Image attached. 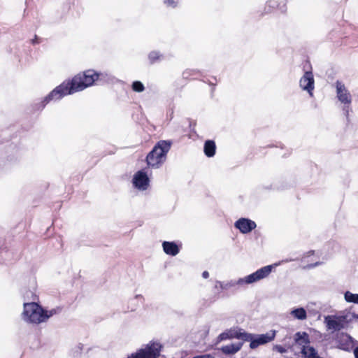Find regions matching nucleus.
I'll return each instance as SVG.
<instances>
[{
	"label": "nucleus",
	"mask_w": 358,
	"mask_h": 358,
	"mask_svg": "<svg viewBox=\"0 0 358 358\" xmlns=\"http://www.w3.org/2000/svg\"><path fill=\"white\" fill-rule=\"evenodd\" d=\"M114 77L107 73H97L93 69H88L83 73L76 75L71 81H64L52 90L42 100L32 105L34 111L42 110L51 101L62 99L64 96L82 91L92 86L96 81L111 83Z\"/></svg>",
	"instance_id": "f257e3e1"
},
{
	"label": "nucleus",
	"mask_w": 358,
	"mask_h": 358,
	"mask_svg": "<svg viewBox=\"0 0 358 358\" xmlns=\"http://www.w3.org/2000/svg\"><path fill=\"white\" fill-rule=\"evenodd\" d=\"M275 265L265 266L255 272L238 280H231L225 282L217 281L215 287L217 288L219 287L222 290L236 291L238 287L243 286L245 284H251L266 278L271 273Z\"/></svg>",
	"instance_id": "f03ea898"
},
{
	"label": "nucleus",
	"mask_w": 358,
	"mask_h": 358,
	"mask_svg": "<svg viewBox=\"0 0 358 358\" xmlns=\"http://www.w3.org/2000/svg\"><path fill=\"white\" fill-rule=\"evenodd\" d=\"M171 141L161 140L158 141L146 156L145 162L148 168L159 169L166 159V155L171 149Z\"/></svg>",
	"instance_id": "7ed1b4c3"
},
{
	"label": "nucleus",
	"mask_w": 358,
	"mask_h": 358,
	"mask_svg": "<svg viewBox=\"0 0 358 358\" xmlns=\"http://www.w3.org/2000/svg\"><path fill=\"white\" fill-rule=\"evenodd\" d=\"M22 319L32 324H40L47 320L45 310L38 303L33 301L30 303H24L23 304Z\"/></svg>",
	"instance_id": "20e7f679"
},
{
	"label": "nucleus",
	"mask_w": 358,
	"mask_h": 358,
	"mask_svg": "<svg viewBox=\"0 0 358 358\" xmlns=\"http://www.w3.org/2000/svg\"><path fill=\"white\" fill-rule=\"evenodd\" d=\"M162 348L159 342L150 341L145 348L140 349L127 358H157L160 355Z\"/></svg>",
	"instance_id": "39448f33"
},
{
	"label": "nucleus",
	"mask_w": 358,
	"mask_h": 358,
	"mask_svg": "<svg viewBox=\"0 0 358 358\" xmlns=\"http://www.w3.org/2000/svg\"><path fill=\"white\" fill-rule=\"evenodd\" d=\"M347 316L327 315L324 317V323L327 329L338 331L345 327Z\"/></svg>",
	"instance_id": "423d86ee"
},
{
	"label": "nucleus",
	"mask_w": 358,
	"mask_h": 358,
	"mask_svg": "<svg viewBox=\"0 0 358 358\" xmlns=\"http://www.w3.org/2000/svg\"><path fill=\"white\" fill-rule=\"evenodd\" d=\"M276 331L271 330L270 331L263 334H254V337L250 343L251 349H255L259 345L266 344L275 339Z\"/></svg>",
	"instance_id": "0eeeda50"
},
{
	"label": "nucleus",
	"mask_w": 358,
	"mask_h": 358,
	"mask_svg": "<svg viewBox=\"0 0 358 358\" xmlns=\"http://www.w3.org/2000/svg\"><path fill=\"white\" fill-rule=\"evenodd\" d=\"M300 87L306 91L310 96H313L315 80L312 71H306L299 80Z\"/></svg>",
	"instance_id": "6e6552de"
},
{
	"label": "nucleus",
	"mask_w": 358,
	"mask_h": 358,
	"mask_svg": "<svg viewBox=\"0 0 358 358\" xmlns=\"http://www.w3.org/2000/svg\"><path fill=\"white\" fill-rule=\"evenodd\" d=\"M134 186L139 190H146L149 186L150 179L145 169L137 171L132 180Z\"/></svg>",
	"instance_id": "1a4fd4ad"
},
{
	"label": "nucleus",
	"mask_w": 358,
	"mask_h": 358,
	"mask_svg": "<svg viewBox=\"0 0 358 358\" xmlns=\"http://www.w3.org/2000/svg\"><path fill=\"white\" fill-rule=\"evenodd\" d=\"M336 96L339 101L344 105H350L352 102V96L344 84L339 80L336 82Z\"/></svg>",
	"instance_id": "9d476101"
},
{
	"label": "nucleus",
	"mask_w": 358,
	"mask_h": 358,
	"mask_svg": "<svg viewBox=\"0 0 358 358\" xmlns=\"http://www.w3.org/2000/svg\"><path fill=\"white\" fill-rule=\"evenodd\" d=\"M294 338L296 344L302 346L301 352L305 357H306V355H308V348L310 347H307L306 345L310 342L309 335L305 331H298L294 334Z\"/></svg>",
	"instance_id": "9b49d317"
},
{
	"label": "nucleus",
	"mask_w": 358,
	"mask_h": 358,
	"mask_svg": "<svg viewBox=\"0 0 358 358\" xmlns=\"http://www.w3.org/2000/svg\"><path fill=\"white\" fill-rule=\"evenodd\" d=\"M234 227L242 234H248L257 227L255 222L248 218H240L234 223Z\"/></svg>",
	"instance_id": "f8f14e48"
},
{
	"label": "nucleus",
	"mask_w": 358,
	"mask_h": 358,
	"mask_svg": "<svg viewBox=\"0 0 358 358\" xmlns=\"http://www.w3.org/2000/svg\"><path fill=\"white\" fill-rule=\"evenodd\" d=\"M275 9L279 10L282 13H284L287 10L286 3L285 1L278 2L276 0H269L266 3L264 6L263 14H267L273 12Z\"/></svg>",
	"instance_id": "ddd939ff"
},
{
	"label": "nucleus",
	"mask_w": 358,
	"mask_h": 358,
	"mask_svg": "<svg viewBox=\"0 0 358 358\" xmlns=\"http://www.w3.org/2000/svg\"><path fill=\"white\" fill-rule=\"evenodd\" d=\"M162 248L164 252L170 256H176L180 252V247L174 241H164Z\"/></svg>",
	"instance_id": "4468645a"
},
{
	"label": "nucleus",
	"mask_w": 358,
	"mask_h": 358,
	"mask_svg": "<svg viewBox=\"0 0 358 358\" xmlns=\"http://www.w3.org/2000/svg\"><path fill=\"white\" fill-rule=\"evenodd\" d=\"M243 331L240 327H234L221 333L218 339L220 341H224L227 339L236 338L238 339L240 331Z\"/></svg>",
	"instance_id": "2eb2a0df"
},
{
	"label": "nucleus",
	"mask_w": 358,
	"mask_h": 358,
	"mask_svg": "<svg viewBox=\"0 0 358 358\" xmlns=\"http://www.w3.org/2000/svg\"><path fill=\"white\" fill-rule=\"evenodd\" d=\"M203 152L206 157H213L216 152V145L215 141L212 140H207L204 143Z\"/></svg>",
	"instance_id": "dca6fc26"
},
{
	"label": "nucleus",
	"mask_w": 358,
	"mask_h": 358,
	"mask_svg": "<svg viewBox=\"0 0 358 358\" xmlns=\"http://www.w3.org/2000/svg\"><path fill=\"white\" fill-rule=\"evenodd\" d=\"M243 343H231L222 347V351L226 355H233L239 351Z\"/></svg>",
	"instance_id": "f3484780"
},
{
	"label": "nucleus",
	"mask_w": 358,
	"mask_h": 358,
	"mask_svg": "<svg viewBox=\"0 0 358 358\" xmlns=\"http://www.w3.org/2000/svg\"><path fill=\"white\" fill-rule=\"evenodd\" d=\"M338 342L341 349L349 351L350 343L352 342V338L347 334H343L339 338Z\"/></svg>",
	"instance_id": "a211bd4d"
},
{
	"label": "nucleus",
	"mask_w": 358,
	"mask_h": 358,
	"mask_svg": "<svg viewBox=\"0 0 358 358\" xmlns=\"http://www.w3.org/2000/svg\"><path fill=\"white\" fill-rule=\"evenodd\" d=\"M291 315L296 319L303 320L307 317V313L303 308H297L291 311Z\"/></svg>",
	"instance_id": "6ab92c4d"
},
{
	"label": "nucleus",
	"mask_w": 358,
	"mask_h": 358,
	"mask_svg": "<svg viewBox=\"0 0 358 358\" xmlns=\"http://www.w3.org/2000/svg\"><path fill=\"white\" fill-rule=\"evenodd\" d=\"M164 58L162 54L159 51H151L148 55V59L151 64L161 61Z\"/></svg>",
	"instance_id": "aec40b11"
},
{
	"label": "nucleus",
	"mask_w": 358,
	"mask_h": 358,
	"mask_svg": "<svg viewBox=\"0 0 358 358\" xmlns=\"http://www.w3.org/2000/svg\"><path fill=\"white\" fill-rule=\"evenodd\" d=\"M344 299L348 303L358 304V294H353L350 291H346L344 294Z\"/></svg>",
	"instance_id": "412c9836"
},
{
	"label": "nucleus",
	"mask_w": 358,
	"mask_h": 358,
	"mask_svg": "<svg viewBox=\"0 0 358 358\" xmlns=\"http://www.w3.org/2000/svg\"><path fill=\"white\" fill-rule=\"evenodd\" d=\"M252 337H254V334H250L245 332L244 331H241L238 339L242 340L243 341H250L251 343Z\"/></svg>",
	"instance_id": "4be33fe9"
},
{
	"label": "nucleus",
	"mask_w": 358,
	"mask_h": 358,
	"mask_svg": "<svg viewBox=\"0 0 358 358\" xmlns=\"http://www.w3.org/2000/svg\"><path fill=\"white\" fill-rule=\"evenodd\" d=\"M131 88L136 92H142L145 90L143 84L141 81L138 80L133 82Z\"/></svg>",
	"instance_id": "5701e85b"
},
{
	"label": "nucleus",
	"mask_w": 358,
	"mask_h": 358,
	"mask_svg": "<svg viewBox=\"0 0 358 358\" xmlns=\"http://www.w3.org/2000/svg\"><path fill=\"white\" fill-rule=\"evenodd\" d=\"M164 3L167 7L174 8L178 6V0H164Z\"/></svg>",
	"instance_id": "b1692460"
},
{
	"label": "nucleus",
	"mask_w": 358,
	"mask_h": 358,
	"mask_svg": "<svg viewBox=\"0 0 358 358\" xmlns=\"http://www.w3.org/2000/svg\"><path fill=\"white\" fill-rule=\"evenodd\" d=\"M60 311V308H53L49 311L45 310V315L47 316V320L52 317V315L57 314Z\"/></svg>",
	"instance_id": "393cba45"
},
{
	"label": "nucleus",
	"mask_w": 358,
	"mask_h": 358,
	"mask_svg": "<svg viewBox=\"0 0 358 358\" xmlns=\"http://www.w3.org/2000/svg\"><path fill=\"white\" fill-rule=\"evenodd\" d=\"M273 350L282 354L287 352V349L280 345H274Z\"/></svg>",
	"instance_id": "a878e982"
},
{
	"label": "nucleus",
	"mask_w": 358,
	"mask_h": 358,
	"mask_svg": "<svg viewBox=\"0 0 358 358\" xmlns=\"http://www.w3.org/2000/svg\"><path fill=\"white\" fill-rule=\"evenodd\" d=\"M343 110L345 116L348 117L349 115L350 105H344V106L343 108Z\"/></svg>",
	"instance_id": "bb28decb"
},
{
	"label": "nucleus",
	"mask_w": 358,
	"mask_h": 358,
	"mask_svg": "<svg viewBox=\"0 0 358 358\" xmlns=\"http://www.w3.org/2000/svg\"><path fill=\"white\" fill-rule=\"evenodd\" d=\"M212 79H213V80H206V81L205 80L204 82H205V83H208L210 85H213V86H215V85H216V83H217V78H216L215 77H213V78H212Z\"/></svg>",
	"instance_id": "cd10ccee"
},
{
	"label": "nucleus",
	"mask_w": 358,
	"mask_h": 358,
	"mask_svg": "<svg viewBox=\"0 0 358 358\" xmlns=\"http://www.w3.org/2000/svg\"><path fill=\"white\" fill-rule=\"evenodd\" d=\"M321 263L317 262H315V264H308L306 266V268H315V266L320 265Z\"/></svg>",
	"instance_id": "c85d7f7f"
},
{
	"label": "nucleus",
	"mask_w": 358,
	"mask_h": 358,
	"mask_svg": "<svg viewBox=\"0 0 358 358\" xmlns=\"http://www.w3.org/2000/svg\"><path fill=\"white\" fill-rule=\"evenodd\" d=\"M192 358H213V357L210 355H203L194 356Z\"/></svg>",
	"instance_id": "c756f323"
},
{
	"label": "nucleus",
	"mask_w": 358,
	"mask_h": 358,
	"mask_svg": "<svg viewBox=\"0 0 358 358\" xmlns=\"http://www.w3.org/2000/svg\"><path fill=\"white\" fill-rule=\"evenodd\" d=\"M202 277L203 278H208L209 277V273L207 271H204L203 273H202Z\"/></svg>",
	"instance_id": "7c9ffc66"
},
{
	"label": "nucleus",
	"mask_w": 358,
	"mask_h": 358,
	"mask_svg": "<svg viewBox=\"0 0 358 358\" xmlns=\"http://www.w3.org/2000/svg\"><path fill=\"white\" fill-rule=\"evenodd\" d=\"M351 319H355L358 320V314L355 313H351V318L350 320H351Z\"/></svg>",
	"instance_id": "2f4dec72"
},
{
	"label": "nucleus",
	"mask_w": 358,
	"mask_h": 358,
	"mask_svg": "<svg viewBox=\"0 0 358 358\" xmlns=\"http://www.w3.org/2000/svg\"><path fill=\"white\" fill-rule=\"evenodd\" d=\"M355 358H358V345L353 350Z\"/></svg>",
	"instance_id": "473e14b6"
},
{
	"label": "nucleus",
	"mask_w": 358,
	"mask_h": 358,
	"mask_svg": "<svg viewBox=\"0 0 358 358\" xmlns=\"http://www.w3.org/2000/svg\"><path fill=\"white\" fill-rule=\"evenodd\" d=\"M31 43L32 44H36L39 43V41H38V37L36 36H35L34 39L31 41Z\"/></svg>",
	"instance_id": "72a5a7b5"
},
{
	"label": "nucleus",
	"mask_w": 358,
	"mask_h": 358,
	"mask_svg": "<svg viewBox=\"0 0 358 358\" xmlns=\"http://www.w3.org/2000/svg\"><path fill=\"white\" fill-rule=\"evenodd\" d=\"M189 75V71H186L183 73L182 76L184 78H187V76Z\"/></svg>",
	"instance_id": "f704fd0d"
}]
</instances>
